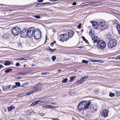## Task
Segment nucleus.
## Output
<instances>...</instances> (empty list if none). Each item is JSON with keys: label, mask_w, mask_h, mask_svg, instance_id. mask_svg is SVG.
Masks as SVG:
<instances>
[{"label": "nucleus", "mask_w": 120, "mask_h": 120, "mask_svg": "<svg viewBox=\"0 0 120 120\" xmlns=\"http://www.w3.org/2000/svg\"><path fill=\"white\" fill-rule=\"evenodd\" d=\"M91 100L87 102L86 101H83L80 102L78 105V109L82 111L84 109L86 110L89 109L91 105Z\"/></svg>", "instance_id": "obj_1"}, {"label": "nucleus", "mask_w": 120, "mask_h": 120, "mask_svg": "<svg viewBox=\"0 0 120 120\" xmlns=\"http://www.w3.org/2000/svg\"><path fill=\"white\" fill-rule=\"evenodd\" d=\"M98 24L99 25V28L102 31L108 29L109 26L108 24L104 20L98 22Z\"/></svg>", "instance_id": "obj_2"}, {"label": "nucleus", "mask_w": 120, "mask_h": 120, "mask_svg": "<svg viewBox=\"0 0 120 120\" xmlns=\"http://www.w3.org/2000/svg\"><path fill=\"white\" fill-rule=\"evenodd\" d=\"M39 30L38 29H35L34 27H31L29 28L27 30V36L29 38H31L34 36L36 31Z\"/></svg>", "instance_id": "obj_3"}, {"label": "nucleus", "mask_w": 120, "mask_h": 120, "mask_svg": "<svg viewBox=\"0 0 120 120\" xmlns=\"http://www.w3.org/2000/svg\"><path fill=\"white\" fill-rule=\"evenodd\" d=\"M21 32V29L19 27L17 26H14L12 28V34L15 36L18 35Z\"/></svg>", "instance_id": "obj_4"}, {"label": "nucleus", "mask_w": 120, "mask_h": 120, "mask_svg": "<svg viewBox=\"0 0 120 120\" xmlns=\"http://www.w3.org/2000/svg\"><path fill=\"white\" fill-rule=\"evenodd\" d=\"M117 43V40L114 39L110 40L108 43V46L109 48L111 49L115 47Z\"/></svg>", "instance_id": "obj_5"}, {"label": "nucleus", "mask_w": 120, "mask_h": 120, "mask_svg": "<svg viewBox=\"0 0 120 120\" xmlns=\"http://www.w3.org/2000/svg\"><path fill=\"white\" fill-rule=\"evenodd\" d=\"M98 44V47L101 49H105L106 47L105 42L101 40L100 39Z\"/></svg>", "instance_id": "obj_6"}, {"label": "nucleus", "mask_w": 120, "mask_h": 120, "mask_svg": "<svg viewBox=\"0 0 120 120\" xmlns=\"http://www.w3.org/2000/svg\"><path fill=\"white\" fill-rule=\"evenodd\" d=\"M67 35L68 34L66 33L60 34V41L64 42L68 40L69 39H68V37H67Z\"/></svg>", "instance_id": "obj_7"}, {"label": "nucleus", "mask_w": 120, "mask_h": 120, "mask_svg": "<svg viewBox=\"0 0 120 120\" xmlns=\"http://www.w3.org/2000/svg\"><path fill=\"white\" fill-rule=\"evenodd\" d=\"M38 30L39 31L36 30L34 36V38L37 39H39L41 36L40 31L39 30Z\"/></svg>", "instance_id": "obj_8"}, {"label": "nucleus", "mask_w": 120, "mask_h": 120, "mask_svg": "<svg viewBox=\"0 0 120 120\" xmlns=\"http://www.w3.org/2000/svg\"><path fill=\"white\" fill-rule=\"evenodd\" d=\"M27 30L26 29H24L21 31L20 33H21V36L22 37L25 38L27 36Z\"/></svg>", "instance_id": "obj_9"}, {"label": "nucleus", "mask_w": 120, "mask_h": 120, "mask_svg": "<svg viewBox=\"0 0 120 120\" xmlns=\"http://www.w3.org/2000/svg\"><path fill=\"white\" fill-rule=\"evenodd\" d=\"M68 39H69L70 38H71L73 36L75 33L73 30H69L68 31Z\"/></svg>", "instance_id": "obj_10"}, {"label": "nucleus", "mask_w": 120, "mask_h": 120, "mask_svg": "<svg viewBox=\"0 0 120 120\" xmlns=\"http://www.w3.org/2000/svg\"><path fill=\"white\" fill-rule=\"evenodd\" d=\"M97 106L96 105L92 104L90 107V110L91 112H94L97 110Z\"/></svg>", "instance_id": "obj_11"}, {"label": "nucleus", "mask_w": 120, "mask_h": 120, "mask_svg": "<svg viewBox=\"0 0 120 120\" xmlns=\"http://www.w3.org/2000/svg\"><path fill=\"white\" fill-rule=\"evenodd\" d=\"M92 39L94 43H98L100 40L98 39V38L97 36H94Z\"/></svg>", "instance_id": "obj_12"}, {"label": "nucleus", "mask_w": 120, "mask_h": 120, "mask_svg": "<svg viewBox=\"0 0 120 120\" xmlns=\"http://www.w3.org/2000/svg\"><path fill=\"white\" fill-rule=\"evenodd\" d=\"M108 112L107 109H105L101 112V115L104 117H106L108 116Z\"/></svg>", "instance_id": "obj_13"}, {"label": "nucleus", "mask_w": 120, "mask_h": 120, "mask_svg": "<svg viewBox=\"0 0 120 120\" xmlns=\"http://www.w3.org/2000/svg\"><path fill=\"white\" fill-rule=\"evenodd\" d=\"M93 27L95 29H97L98 27L99 28V25L98 24V22H95V23H93V24L92 25Z\"/></svg>", "instance_id": "obj_14"}, {"label": "nucleus", "mask_w": 120, "mask_h": 120, "mask_svg": "<svg viewBox=\"0 0 120 120\" xmlns=\"http://www.w3.org/2000/svg\"><path fill=\"white\" fill-rule=\"evenodd\" d=\"M84 81L83 79L81 78L78 81H77L76 82V83L78 85L83 83L84 82Z\"/></svg>", "instance_id": "obj_15"}, {"label": "nucleus", "mask_w": 120, "mask_h": 120, "mask_svg": "<svg viewBox=\"0 0 120 120\" xmlns=\"http://www.w3.org/2000/svg\"><path fill=\"white\" fill-rule=\"evenodd\" d=\"M11 86V85H9L5 87H3V90L4 91H7L8 89L10 88Z\"/></svg>", "instance_id": "obj_16"}, {"label": "nucleus", "mask_w": 120, "mask_h": 120, "mask_svg": "<svg viewBox=\"0 0 120 120\" xmlns=\"http://www.w3.org/2000/svg\"><path fill=\"white\" fill-rule=\"evenodd\" d=\"M28 72V71H25L19 72L17 73V74L18 75H24Z\"/></svg>", "instance_id": "obj_17"}, {"label": "nucleus", "mask_w": 120, "mask_h": 120, "mask_svg": "<svg viewBox=\"0 0 120 120\" xmlns=\"http://www.w3.org/2000/svg\"><path fill=\"white\" fill-rule=\"evenodd\" d=\"M2 37L4 38L7 39L10 37V35L8 33H6L4 34Z\"/></svg>", "instance_id": "obj_18"}, {"label": "nucleus", "mask_w": 120, "mask_h": 120, "mask_svg": "<svg viewBox=\"0 0 120 120\" xmlns=\"http://www.w3.org/2000/svg\"><path fill=\"white\" fill-rule=\"evenodd\" d=\"M50 4V2H45L41 3H38L36 6V7H38V6L40 5V4H41L42 5H44L45 4Z\"/></svg>", "instance_id": "obj_19"}, {"label": "nucleus", "mask_w": 120, "mask_h": 120, "mask_svg": "<svg viewBox=\"0 0 120 120\" xmlns=\"http://www.w3.org/2000/svg\"><path fill=\"white\" fill-rule=\"evenodd\" d=\"M15 108L14 106L13 105H11L10 107H8V111L9 112L11 111L12 110L14 109Z\"/></svg>", "instance_id": "obj_20"}, {"label": "nucleus", "mask_w": 120, "mask_h": 120, "mask_svg": "<svg viewBox=\"0 0 120 120\" xmlns=\"http://www.w3.org/2000/svg\"><path fill=\"white\" fill-rule=\"evenodd\" d=\"M11 64V62L8 60H6L5 61L4 63V64L6 66H8Z\"/></svg>", "instance_id": "obj_21"}, {"label": "nucleus", "mask_w": 120, "mask_h": 120, "mask_svg": "<svg viewBox=\"0 0 120 120\" xmlns=\"http://www.w3.org/2000/svg\"><path fill=\"white\" fill-rule=\"evenodd\" d=\"M116 27L119 34H120V25L118 24L116 26Z\"/></svg>", "instance_id": "obj_22"}, {"label": "nucleus", "mask_w": 120, "mask_h": 120, "mask_svg": "<svg viewBox=\"0 0 120 120\" xmlns=\"http://www.w3.org/2000/svg\"><path fill=\"white\" fill-rule=\"evenodd\" d=\"M12 70V69L11 68H8L6 69L5 71V73H7L11 71Z\"/></svg>", "instance_id": "obj_23"}, {"label": "nucleus", "mask_w": 120, "mask_h": 120, "mask_svg": "<svg viewBox=\"0 0 120 120\" xmlns=\"http://www.w3.org/2000/svg\"><path fill=\"white\" fill-rule=\"evenodd\" d=\"M36 102L37 104H40L42 103H44V101H41V100H39L38 101H36Z\"/></svg>", "instance_id": "obj_24"}, {"label": "nucleus", "mask_w": 120, "mask_h": 120, "mask_svg": "<svg viewBox=\"0 0 120 120\" xmlns=\"http://www.w3.org/2000/svg\"><path fill=\"white\" fill-rule=\"evenodd\" d=\"M82 38L86 43L87 44H89L88 40L86 39L84 36H82Z\"/></svg>", "instance_id": "obj_25"}, {"label": "nucleus", "mask_w": 120, "mask_h": 120, "mask_svg": "<svg viewBox=\"0 0 120 120\" xmlns=\"http://www.w3.org/2000/svg\"><path fill=\"white\" fill-rule=\"evenodd\" d=\"M76 77V76H73L70 77V80L69 81L70 82H71V81H73L74 80V79Z\"/></svg>", "instance_id": "obj_26"}, {"label": "nucleus", "mask_w": 120, "mask_h": 120, "mask_svg": "<svg viewBox=\"0 0 120 120\" xmlns=\"http://www.w3.org/2000/svg\"><path fill=\"white\" fill-rule=\"evenodd\" d=\"M89 77V75H87L82 77V79H83L84 81L86 80Z\"/></svg>", "instance_id": "obj_27"}, {"label": "nucleus", "mask_w": 120, "mask_h": 120, "mask_svg": "<svg viewBox=\"0 0 120 120\" xmlns=\"http://www.w3.org/2000/svg\"><path fill=\"white\" fill-rule=\"evenodd\" d=\"M15 84L17 87H19L21 86L20 83L19 82H16Z\"/></svg>", "instance_id": "obj_28"}, {"label": "nucleus", "mask_w": 120, "mask_h": 120, "mask_svg": "<svg viewBox=\"0 0 120 120\" xmlns=\"http://www.w3.org/2000/svg\"><path fill=\"white\" fill-rule=\"evenodd\" d=\"M109 95L111 97H112L115 96V94L114 93L111 92L109 94Z\"/></svg>", "instance_id": "obj_29"}, {"label": "nucleus", "mask_w": 120, "mask_h": 120, "mask_svg": "<svg viewBox=\"0 0 120 120\" xmlns=\"http://www.w3.org/2000/svg\"><path fill=\"white\" fill-rule=\"evenodd\" d=\"M28 59H24V58L23 57H21L20 58H18L16 60H18L19 61H20L21 60H28Z\"/></svg>", "instance_id": "obj_30"}, {"label": "nucleus", "mask_w": 120, "mask_h": 120, "mask_svg": "<svg viewBox=\"0 0 120 120\" xmlns=\"http://www.w3.org/2000/svg\"><path fill=\"white\" fill-rule=\"evenodd\" d=\"M82 62L83 63L87 64L89 63V61L88 60H82Z\"/></svg>", "instance_id": "obj_31"}, {"label": "nucleus", "mask_w": 120, "mask_h": 120, "mask_svg": "<svg viewBox=\"0 0 120 120\" xmlns=\"http://www.w3.org/2000/svg\"><path fill=\"white\" fill-rule=\"evenodd\" d=\"M68 80V79L67 78H66L63 79L62 81V83H66L67 82Z\"/></svg>", "instance_id": "obj_32"}, {"label": "nucleus", "mask_w": 120, "mask_h": 120, "mask_svg": "<svg viewBox=\"0 0 120 120\" xmlns=\"http://www.w3.org/2000/svg\"><path fill=\"white\" fill-rule=\"evenodd\" d=\"M44 108H50V109L51 105H45L44 106Z\"/></svg>", "instance_id": "obj_33"}, {"label": "nucleus", "mask_w": 120, "mask_h": 120, "mask_svg": "<svg viewBox=\"0 0 120 120\" xmlns=\"http://www.w3.org/2000/svg\"><path fill=\"white\" fill-rule=\"evenodd\" d=\"M52 59L53 61H55V60L56 59V57L55 56H53L52 57Z\"/></svg>", "instance_id": "obj_34"}, {"label": "nucleus", "mask_w": 120, "mask_h": 120, "mask_svg": "<svg viewBox=\"0 0 120 120\" xmlns=\"http://www.w3.org/2000/svg\"><path fill=\"white\" fill-rule=\"evenodd\" d=\"M29 83H26L23 84L22 85L21 87H25L27 85H28Z\"/></svg>", "instance_id": "obj_35"}, {"label": "nucleus", "mask_w": 120, "mask_h": 120, "mask_svg": "<svg viewBox=\"0 0 120 120\" xmlns=\"http://www.w3.org/2000/svg\"><path fill=\"white\" fill-rule=\"evenodd\" d=\"M37 104L36 101L33 102L30 105V106H34L35 105H36Z\"/></svg>", "instance_id": "obj_36"}, {"label": "nucleus", "mask_w": 120, "mask_h": 120, "mask_svg": "<svg viewBox=\"0 0 120 120\" xmlns=\"http://www.w3.org/2000/svg\"><path fill=\"white\" fill-rule=\"evenodd\" d=\"M58 108V107L57 106H53L51 105L50 109H55L57 108Z\"/></svg>", "instance_id": "obj_37"}, {"label": "nucleus", "mask_w": 120, "mask_h": 120, "mask_svg": "<svg viewBox=\"0 0 120 120\" xmlns=\"http://www.w3.org/2000/svg\"><path fill=\"white\" fill-rule=\"evenodd\" d=\"M38 92L41 90H42V88L41 87H40L39 88H36Z\"/></svg>", "instance_id": "obj_38"}, {"label": "nucleus", "mask_w": 120, "mask_h": 120, "mask_svg": "<svg viewBox=\"0 0 120 120\" xmlns=\"http://www.w3.org/2000/svg\"><path fill=\"white\" fill-rule=\"evenodd\" d=\"M32 94V93L31 91H30L29 92H28L26 93V95H24L25 96L26 95H30L31 94Z\"/></svg>", "instance_id": "obj_39"}, {"label": "nucleus", "mask_w": 120, "mask_h": 120, "mask_svg": "<svg viewBox=\"0 0 120 120\" xmlns=\"http://www.w3.org/2000/svg\"><path fill=\"white\" fill-rule=\"evenodd\" d=\"M42 83H39L37 84L36 85V86H37V87L38 86H42Z\"/></svg>", "instance_id": "obj_40"}, {"label": "nucleus", "mask_w": 120, "mask_h": 120, "mask_svg": "<svg viewBox=\"0 0 120 120\" xmlns=\"http://www.w3.org/2000/svg\"><path fill=\"white\" fill-rule=\"evenodd\" d=\"M82 26V23H80L79 24V25L77 26V28L79 29H80L81 28Z\"/></svg>", "instance_id": "obj_41"}, {"label": "nucleus", "mask_w": 120, "mask_h": 120, "mask_svg": "<svg viewBox=\"0 0 120 120\" xmlns=\"http://www.w3.org/2000/svg\"><path fill=\"white\" fill-rule=\"evenodd\" d=\"M93 31H92L91 30H90V32H89L90 35V36L91 37H92V35H94V34H93Z\"/></svg>", "instance_id": "obj_42"}, {"label": "nucleus", "mask_w": 120, "mask_h": 120, "mask_svg": "<svg viewBox=\"0 0 120 120\" xmlns=\"http://www.w3.org/2000/svg\"><path fill=\"white\" fill-rule=\"evenodd\" d=\"M113 22L114 24H118V21L116 20H113Z\"/></svg>", "instance_id": "obj_43"}, {"label": "nucleus", "mask_w": 120, "mask_h": 120, "mask_svg": "<svg viewBox=\"0 0 120 120\" xmlns=\"http://www.w3.org/2000/svg\"><path fill=\"white\" fill-rule=\"evenodd\" d=\"M34 17L37 19H39L40 18V16L39 15H36L34 16Z\"/></svg>", "instance_id": "obj_44"}, {"label": "nucleus", "mask_w": 120, "mask_h": 120, "mask_svg": "<svg viewBox=\"0 0 120 120\" xmlns=\"http://www.w3.org/2000/svg\"><path fill=\"white\" fill-rule=\"evenodd\" d=\"M92 45L94 46H98V43H94V42H93V43L92 44Z\"/></svg>", "instance_id": "obj_45"}, {"label": "nucleus", "mask_w": 120, "mask_h": 120, "mask_svg": "<svg viewBox=\"0 0 120 120\" xmlns=\"http://www.w3.org/2000/svg\"><path fill=\"white\" fill-rule=\"evenodd\" d=\"M86 3H82L80 4V6H82L84 5H86V4H85Z\"/></svg>", "instance_id": "obj_46"}, {"label": "nucleus", "mask_w": 120, "mask_h": 120, "mask_svg": "<svg viewBox=\"0 0 120 120\" xmlns=\"http://www.w3.org/2000/svg\"><path fill=\"white\" fill-rule=\"evenodd\" d=\"M50 47L49 46H48V47H46L45 49V50H46L47 51H50V49H50Z\"/></svg>", "instance_id": "obj_47"}, {"label": "nucleus", "mask_w": 120, "mask_h": 120, "mask_svg": "<svg viewBox=\"0 0 120 120\" xmlns=\"http://www.w3.org/2000/svg\"><path fill=\"white\" fill-rule=\"evenodd\" d=\"M20 65V63L18 62L16 63L15 64V65L17 67H19V66Z\"/></svg>", "instance_id": "obj_48"}, {"label": "nucleus", "mask_w": 120, "mask_h": 120, "mask_svg": "<svg viewBox=\"0 0 120 120\" xmlns=\"http://www.w3.org/2000/svg\"><path fill=\"white\" fill-rule=\"evenodd\" d=\"M90 61L92 62H97V61H98V60H91Z\"/></svg>", "instance_id": "obj_49"}, {"label": "nucleus", "mask_w": 120, "mask_h": 120, "mask_svg": "<svg viewBox=\"0 0 120 120\" xmlns=\"http://www.w3.org/2000/svg\"><path fill=\"white\" fill-rule=\"evenodd\" d=\"M115 59L117 60L118 59L119 60L120 59V55L116 57L115 58Z\"/></svg>", "instance_id": "obj_50"}, {"label": "nucleus", "mask_w": 120, "mask_h": 120, "mask_svg": "<svg viewBox=\"0 0 120 120\" xmlns=\"http://www.w3.org/2000/svg\"><path fill=\"white\" fill-rule=\"evenodd\" d=\"M50 58H49V57H47L46 59V60L48 61H50Z\"/></svg>", "instance_id": "obj_51"}, {"label": "nucleus", "mask_w": 120, "mask_h": 120, "mask_svg": "<svg viewBox=\"0 0 120 120\" xmlns=\"http://www.w3.org/2000/svg\"><path fill=\"white\" fill-rule=\"evenodd\" d=\"M98 60L97 61V62H98L101 63H102L103 62V61L102 60Z\"/></svg>", "instance_id": "obj_52"}, {"label": "nucleus", "mask_w": 120, "mask_h": 120, "mask_svg": "<svg viewBox=\"0 0 120 120\" xmlns=\"http://www.w3.org/2000/svg\"><path fill=\"white\" fill-rule=\"evenodd\" d=\"M17 86H16V85H14L13 86H12V89H13L14 88H17Z\"/></svg>", "instance_id": "obj_53"}, {"label": "nucleus", "mask_w": 120, "mask_h": 120, "mask_svg": "<svg viewBox=\"0 0 120 120\" xmlns=\"http://www.w3.org/2000/svg\"><path fill=\"white\" fill-rule=\"evenodd\" d=\"M49 51L51 52H54L53 49H52L51 48H50Z\"/></svg>", "instance_id": "obj_54"}, {"label": "nucleus", "mask_w": 120, "mask_h": 120, "mask_svg": "<svg viewBox=\"0 0 120 120\" xmlns=\"http://www.w3.org/2000/svg\"><path fill=\"white\" fill-rule=\"evenodd\" d=\"M43 0H38L37 2L39 3H41L43 2Z\"/></svg>", "instance_id": "obj_55"}, {"label": "nucleus", "mask_w": 120, "mask_h": 120, "mask_svg": "<svg viewBox=\"0 0 120 120\" xmlns=\"http://www.w3.org/2000/svg\"><path fill=\"white\" fill-rule=\"evenodd\" d=\"M77 4V3L76 2H73L72 4V5H76Z\"/></svg>", "instance_id": "obj_56"}, {"label": "nucleus", "mask_w": 120, "mask_h": 120, "mask_svg": "<svg viewBox=\"0 0 120 120\" xmlns=\"http://www.w3.org/2000/svg\"><path fill=\"white\" fill-rule=\"evenodd\" d=\"M116 95L117 96H118L119 95H120V93H116Z\"/></svg>", "instance_id": "obj_57"}, {"label": "nucleus", "mask_w": 120, "mask_h": 120, "mask_svg": "<svg viewBox=\"0 0 120 120\" xmlns=\"http://www.w3.org/2000/svg\"><path fill=\"white\" fill-rule=\"evenodd\" d=\"M101 1H98L97 2H93L92 3L94 4H96V3H101Z\"/></svg>", "instance_id": "obj_58"}, {"label": "nucleus", "mask_w": 120, "mask_h": 120, "mask_svg": "<svg viewBox=\"0 0 120 120\" xmlns=\"http://www.w3.org/2000/svg\"><path fill=\"white\" fill-rule=\"evenodd\" d=\"M41 74L42 75H46L47 74V73L46 72H42L41 73Z\"/></svg>", "instance_id": "obj_59"}, {"label": "nucleus", "mask_w": 120, "mask_h": 120, "mask_svg": "<svg viewBox=\"0 0 120 120\" xmlns=\"http://www.w3.org/2000/svg\"><path fill=\"white\" fill-rule=\"evenodd\" d=\"M4 67V66L1 64H0V69Z\"/></svg>", "instance_id": "obj_60"}, {"label": "nucleus", "mask_w": 120, "mask_h": 120, "mask_svg": "<svg viewBox=\"0 0 120 120\" xmlns=\"http://www.w3.org/2000/svg\"><path fill=\"white\" fill-rule=\"evenodd\" d=\"M47 36L46 35V36L45 40V42H44V43H45L46 42L47 40Z\"/></svg>", "instance_id": "obj_61"}, {"label": "nucleus", "mask_w": 120, "mask_h": 120, "mask_svg": "<svg viewBox=\"0 0 120 120\" xmlns=\"http://www.w3.org/2000/svg\"><path fill=\"white\" fill-rule=\"evenodd\" d=\"M54 45V44L52 42L50 44V45L51 46H53Z\"/></svg>", "instance_id": "obj_62"}, {"label": "nucleus", "mask_w": 120, "mask_h": 120, "mask_svg": "<svg viewBox=\"0 0 120 120\" xmlns=\"http://www.w3.org/2000/svg\"><path fill=\"white\" fill-rule=\"evenodd\" d=\"M21 94H19V95H17V98H19V97H22V96H21Z\"/></svg>", "instance_id": "obj_63"}, {"label": "nucleus", "mask_w": 120, "mask_h": 120, "mask_svg": "<svg viewBox=\"0 0 120 120\" xmlns=\"http://www.w3.org/2000/svg\"><path fill=\"white\" fill-rule=\"evenodd\" d=\"M94 22V21H90V22L91 23H92V25H93V23L94 24V23H95V22Z\"/></svg>", "instance_id": "obj_64"}]
</instances>
